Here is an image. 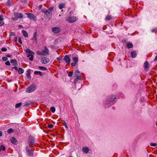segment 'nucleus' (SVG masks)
Segmentation results:
<instances>
[{"label":"nucleus","mask_w":157,"mask_h":157,"mask_svg":"<svg viewBox=\"0 0 157 157\" xmlns=\"http://www.w3.org/2000/svg\"><path fill=\"white\" fill-rule=\"evenodd\" d=\"M26 14L27 15L28 17L30 19L33 20L35 21L37 20L36 17L32 13H26Z\"/></svg>","instance_id":"obj_6"},{"label":"nucleus","mask_w":157,"mask_h":157,"mask_svg":"<svg viewBox=\"0 0 157 157\" xmlns=\"http://www.w3.org/2000/svg\"><path fill=\"white\" fill-rule=\"evenodd\" d=\"M18 41L19 43H20V44H22V42H21V39L20 37H19L18 39Z\"/></svg>","instance_id":"obj_44"},{"label":"nucleus","mask_w":157,"mask_h":157,"mask_svg":"<svg viewBox=\"0 0 157 157\" xmlns=\"http://www.w3.org/2000/svg\"><path fill=\"white\" fill-rule=\"evenodd\" d=\"M144 67L145 70L147 71L149 68V63L147 61H146L144 64Z\"/></svg>","instance_id":"obj_14"},{"label":"nucleus","mask_w":157,"mask_h":157,"mask_svg":"<svg viewBox=\"0 0 157 157\" xmlns=\"http://www.w3.org/2000/svg\"><path fill=\"white\" fill-rule=\"evenodd\" d=\"M65 7V4L64 3H62L59 5V8L60 9L64 8Z\"/></svg>","instance_id":"obj_18"},{"label":"nucleus","mask_w":157,"mask_h":157,"mask_svg":"<svg viewBox=\"0 0 157 157\" xmlns=\"http://www.w3.org/2000/svg\"><path fill=\"white\" fill-rule=\"evenodd\" d=\"M52 31L54 33H57L60 32L61 30L59 27H54L52 28Z\"/></svg>","instance_id":"obj_9"},{"label":"nucleus","mask_w":157,"mask_h":157,"mask_svg":"<svg viewBox=\"0 0 157 157\" xmlns=\"http://www.w3.org/2000/svg\"><path fill=\"white\" fill-rule=\"evenodd\" d=\"M133 44L131 43H128L127 44V46L128 48H131L133 47Z\"/></svg>","instance_id":"obj_20"},{"label":"nucleus","mask_w":157,"mask_h":157,"mask_svg":"<svg viewBox=\"0 0 157 157\" xmlns=\"http://www.w3.org/2000/svg\"><path fill=\"white\" fill-rule=\"evenodd\" d=\"M76 63L75 62H74V63H71V65L72 67H74L76 65Z\"/></svg>","instance_id":"obj_42"},{"label":"nucleus","mask_w":157,"mask_h":157,"mask_svg":"<svg viewBox=\"0 0 157 157\" xmlns=\"http://www.w3.org/2000/svg\"><path fill=\"white\" fill-rule=\"evenodd\" d=\"M111 18V17L110 15H108L107 16V17H106V20H110Z\"/></svg>","instance_id":"obj_33"},{"label":"nucleus","mask_w":157,"mask_h":157,"mask_svg":"<svg viewBox=\"0 0 157 157\" xmlns=\"http://www.w3.org/2000/svg\"><path fill=\"white\" fill-rule=\"evenodd\" d=\"M6 3L7 4H8L9 5H10L11 4V3L10 1L9 0Z\"/></svg>","instance_id":"obj_48"},{"label":"nucleus","mask_w":157,"mask_h":157,"mask_svg":"<svg viewBox=\"0 0 157 157\" xmlns=\"http://www.w3.org/2000/svg\"><path fill=\"white\" fill-rule=\"evenodd\" d=\"M73 73L72 71L70 72L68 74V75L69 77H71L72 76Z\"/></svg>","instance_id":"obj_39"},{"label":"nucleus","mask_w":157,"mask_h":157,"mask_svg":"<svg viewBox=\"0 0 157 157\" xmlns=\"http://www.w3.org/2000/svg\"><path fill=\"white\" fill-rule=\"evenodd\" d=\"M50 110L52 113H54L56 109L54 107H52L50 108Z\"/></svg>","instance_id":"obj_30"},{"label":"nucleus","mask_w":157,"mask_h":157,"mask_svg":"<svg viewBox=\"0 0 157 157\" xmlns=\"http://www.w3.org/2000/svg\"><path fill=\"white\" fill-rule=\"evenodd\" d=\"M78 19V18L76 17H70L67 19V21L71 23L75 22Z\"/></svg>","instance_id":"obj_7"},{"label":"nucleus","mask_w":157,"mask_h":157,"mask_svg":"<svg viewBox=\"0 0 157 157\" xmlns=\"http://www.w3.org/2000/svg\"><path fill=\"white\" fill-rule=\"evenodd\" d=\"M25 52L27 54H28L27 56V57L29 58V59L30 61H33V55L34 54V53L29 48L26 49L25 50Z\"/></svg>","instance_id":"obj_2"},{"label":"nucleus","mask_w":157,"mask_h":157,"mask_svg":"<svg viewBox=\"0 0 157 157\" xmlns=\"http://www.w3.org/2000/svg\"><path fill=\"white\" fill-rule=\"evenodd\" d=\"M14 35V34L13 32H12L11 33V36H13Z\"/></svg>","instance_id":"obj_55"},{"label":"nucleus","mask_w":157,"mask_h":157,"mask_svg":"<svg viewBox=\"0 0 157 157\" xmlns=\"http://www.w3.org/2000/svg\"><path fill=\"white\" fill-rule=\"evenodd\" d=\"M24 70L21 68H19L18 70V72L19 74H21L24 72Z\"/></svg>","instance_id":"obj_22"},{"label":"nucleus","mask_w":157,"mask_h":157,"mask_svg":"<svg viewBox=\"0 0 157 157\" xmlns=\"http://www.w3.org/2000/svg\"><path fill=\"white\" fill-rule=\"evenodd\" d=\"M47 10H46L45 9H43L41 10V11L42 12L44 13V14H45Z\"/></svg>","instance_id":"obj_37"},{"label":"nucleus","mask_w":157,"mask_h":157,"mask_svg":"<svg viewBox=\"0 0 157 157\" xmlns=\"http://www.w3.org/2000/svg\"><path fill=\"white\" fill-rule=\"evenodd\" d=\"M50 61L49 59L45 57H43L41 59V62L44 64H46L48 63Z\"/></svg>","instance_id":"obj_10"},{"label":"nucleus","mask_w":157,"mask_h":157,"mask_svg":"<svg viewBox=\"0 0 157 157\" xmlns=\"http://www.w3.org/2000/svg\"><path fill=\"white\" fill-rule=\"evenodd\" d=\"M81 78L80 75H76V77L75 78L74 81H77L78 80H81Z\"/></svg>","instance_id":"obj_19"},{"label":"nucleus","mask_w":157,"mask_h":157,"mask_svg":"<svg viewBox=\"0 0 157 157\" xmlns=\"http://www.w3.org/2000/svg\"><path fill=\"white\" fill-rule=\"evenodd\" d=\"M10 63H12L13 66H17V61L16 60L12 59L10 61Z\"/></svg>","instance_id":"obj_17"},{"label":"nucleus","mask_w":157,"mask_h":157,"mask_svg":"<svg viewBox=\"0 0 157 157\" xmlns=\"http://www.w3.org/2000/svg\"><path fill=\"white\" fill-rule=\"evenodd\" d=\"M19 27H22V26L21 25H19Z\"/></svg>","instance_id":"obj_57"},{"label":"nucleus","mask_w":157,"mask_h":157,"mask_svg":"<svg viewBox=\"0 0 157 157\" xmlns=\"http://www.w3.org/2000/svg\"><path fill=\"white\" fill-rule=\"evenodd\" d=\"M14 15L16 18H13V19L14 20H16L18 18H22L23 17V14L20 13H14Z\"/></svg>","instance_id":"obj_8"},{"label":"nucleus","mask_w":157,"mask_h":157,"mask_svg":"<svg viewBox=\"0 0 157 157\" xmlns=\"http://www.w3.org/2000/svg\"><path fill=\"white\" fill-rule=\"evenodd\" d=\"M52 136H54V137H55V135H54L52 134Z\"/></svg>","instance_id":"obj_58"},{"label":"nucleus","mask_w":157,"mask_h":157,"mask_svg":"<svg viewBox=\"0 0 157 157\" xmlns=\"http://www.w3.org/2000/svg\"><path fill=\"white\" fill-rule=\"evenodd\" d=\"M34 74L35 75H39L40 76L42 75V72L40 71H36L34 72Z\"/></svg>","instance_id":"obj_23"},{"label":"nucleus","mask_w":157,"mask_h":157,"mask_svg":"<svg viewBox=\"0 0 157 157\" xmlns=\"http://www.w3.org/2000/svg\"><path fill=\"white\" fill-rule=\"evenodd\" d=\"M1 50L3 52H6L7 50V49L5 47H3L1 49Z\"/></svg>","instance_id":"obj_38"},{"label":"nucleus","mask_w":157,"mask_h":157,"mask_svg":"<svg viewBox=\"0 0 157 157\" xmlns=\"http://www.w3.org/2000/svg\"><path fill=\"white\" fill-rule=\"evenodd\" d=\"M115 98L116 97L115 95H112L111 96L105 103L106 107H110L113 104L115 103Z\"/></svg>","instance_id":"obj_1"},{"label":"nucleus","mask_w":157,"mask_h":157,"mask_svg":"<svg viewBox=\"0 0 157 157\" xmlns=\"http://www.w3.org/2000/svg\"><path fill=\"white\" fill-rule=\"evenodd\" d=\"M11 141L13 144H15L16 142V139L14 137H13L11 139Z\"/></svg>","instance_id":"obj_24"},{"label":"nucleus","mask_w":157,"mask_h":157,"mask_svg":"<svg viewBox=\"0 0 157 157\" xmlns=\"http://www.w3.org/2000/svg\"><path fill=\"white\" fill-rule=\"evenodd\" d=\"M3 17V16L2 15H0V26H2L4 24Z\"/></svg>","instance_id":"obj_13"},{"label":"nucleus","mask_w":157,"mask_h":157,"mask_svg":"<svg viewBox=\"0 0 157 157\" xmlns=\"http://www.w3.org/2000/svg\"><path fill=\"white\" fill-rule=\"evenodd\" d=\"M79 73H80V71L78 70H76L75 73V74L76 75H79Z\"/></svg>","instance_id":"obj_35"},{"label":"nucleus","mask_w":157,"mask_h":157,"mask_svg":"<svg viewBox=\"0 0 157 157\" xmlns=\"http://www.w3.org/2000/svg\"><path fill=\"white\" fill-rule=\"evenodd\" d=\"M29 145L30 147H31V146H30V145L32 144L33 145L34 144V141L33 140H30L29 141Z\"/></svg>","instance_id":"obj_32"},{"label":"nucleus","mask_w":157,"mask_h":157,"mask_svg":"<svg viewBox=\"0 0 157 157\" xmlns=\"http://www.w3.org/2000/svg\"><path fill=\"white\" fill-rule=\"evenodd\" d=\"M53 8L50 7L48 10L47 11L46 13L44 15L46 16L48 18H50L52 16V12Z\"/></svg>","instance_id":"obj_4"},{"label":"nucleus","mask_w":157,"mask_h":157,"mask_svg":"<svg viewBox=\"0 0 157 157\" xmlns=\"http://www.w3.org/2000/svg\"><path fill=\"white\" fill-rule=\"evenodd\" d=\"M8 57H11V56L10 55H8L7 56Z\"/></svg>","instance_id":"obj_56"},{"label":"nucleus","mask_w":157,"mask_h":157,"mask_svg":"<svg viewBox=\"0 0 157 157\" xmlns=\"http://www.w3.org/2000/svg\"><path fill=\"white\" fill-rule=\"evenodd\" d=\"M73 60L74 62L77 63L78 62V58L77 57H74L73 58Z\"/></svg>","instance_id":"obj_27"},{"label":"nucleus","mask_w":157,"mask_h":157,"mask_svg":"<svg viewBox=\"0 0 157 157\" xmlns=\"http://www.w3.org/2000/svg\"><path fill=\"white\" fill-rule=\"evenodd\" d=\"M22 32V33H23V35L25 37H27L28 36V34L27 32L25 30H23Z\"/></svg>","instance_id":"obj_25"},{"label":"nucleus","mask_w":157,"mask_h":157,"mask_svg":"<svg viewBox=\"0 0 157 157\" xmlns=\"http://www.w3.org/2000/svg\"><path fill=\"white\" fill-rule=\"evenodd\" d=\"M63 59L66 63H69L70 62L71 59L70 57L68 55L65 56Z\"/></svg>","instance_id":"obj_11"},{"label":"nucleus","mask_w":157,"mask_h":157,"mask_svg":"<svg viewBox=\"0 0 157 157\" xmlns=\"http://www.w3.org/2000/svg\"><path fill=\"white\" fill-rule=\"evenodd\" d=\"M26 151L27 152V154L29 155V156H31L33 155V151L32 150H29L28 149V147H26Z\"/></svg>","instance_id":"obj_12"},{"label":"nucleus","mask_w":157,"mask_h":157,"mask_svg":"<svg viewBox=\"0 0 157 157\" xmlns=\"http://www.w3.org/2000/svg\"><path fill=\"white\" fill-rule=\"evenodd\" d=\"M22 105V103L21 102H20L19 103H17L15 105V107L16 108H18L20 107Z\"/></svg>","instance_id":"obj_26"},{"label":"nucleus","mask_w":157,"mask_h":157,"mask_svg":"<svg viewBox=\"0 0 157 157\" xmlns=\"http://www.w3.org/2000/svg\"><path fill=\"white\" fill-rule=\"evenodd\" d=\"M36 88V86L34 84H32L26 89V91L28 93H31L34 91Z\"/></svg>","instance_id":"obj_5"},{"label":"nucleus","mask_w":157,"mask_h":157,"mask_svg":"<svg viewBox=\"0 0 157 157\" xmlns=\"http://www.w3.org/2000/svg\"><path fill=\"white\" fill-rule=\"evenodd\" d=\"M69 157H72V156H70Z\"/></svg>","instance_id":"obj_59"},{"label":"nucleus","mask_w":157,"mask_h":157,"mask_svg":"<svg viewBox=\"0 0 157 157\" xmlns=\"http://www.w3.org/2000/svg\"><path fill=\"white\" fill-rule=\"evenodd\" d=\"M131 56L132 58H135L136 56L137 53L135 51H132L131 52Z\"/></svg>","instance_id":"obj_16"},{"label":"nucleus","mask_w":157,"mask_h":157,"mask_svg":"<svg viewBox=\"0 0 157 157\" xmlns=\"http://www.w3.org/2000/svg\"><path fill=\"white\" fill-rule=\"evenodd\" d=\"M27 0H21V2H26Z\"/></svg>","instance_id":"obj_51"},{"label":"nucleus","mask_w":157,"mask_h":157,"mask_svg":"<svg viewBox=\"0 0 157 157\" xmlns=\"http://www.w3.org/2000/svg\"><path fill=\"white\" fill-rule=\"evenodd\" d=\"M33 40V42L35 43L36 44L37 43V39H34Z\"/></svg>","instance_id":"obj_45"},{"label":"nucleus","mask_w":157,"mask_h":157,"mask_svg":"<svg viewBox=\"0 0 157 157\" xmlns=\"http://www.w3.org/2000/svg\"><path fill=\"white\" fill-rule=\"evenodd\" d=\"M53 127H54V125L53 124H49L48 125V127L49 128H53Z\"/></svg>","instance_id":"obj_41"},{"label":"nucleus","mask_w":157,"mask_h":157,"mask_svg":"<svg viewBox=\"0 0 157 157\" xmlns=\"http://www.w3.org/2000/svg\"><path fill=\"white\" fill-rule=\"evenodd\" d=\"M29 104L28 103V102H26L25 103V105L24 106H29Z\"/></svg>","instance_id":"obj_46"},{"label":"nucleus","mask_w":157,"mask_h":157,"mask_svg":"<svg viewBox=\"0 0 157 157\" xmlns=\"http://www.w3.org/2000/svg\"><path fill=\"white\" fill-rule=\"evenodd\" d=\"M42 8V5H39V9H41Z\"/></svg>","instance_id":"obj_52"},{"label":"nucleus","mask_w":157,"mask_h":157,"mask_svg":"<svg viewBox=\"0 0 157 157\" xmlns=\"http://www.w3.org/2000/svg\"><path fill=\"white\" fill-rule=\"evenodd\" d=\"M154 61H157V55L155 57V58L154 60Z\"/></svg>","instance_id":"obj_49"},{"label":"nucleus","mask_w":157,"mask_h":157,"mask_svg":"<svg viewBox=\"0 0 157 157\" xmlns=\"http://www.w3.org/2000/svg\"><path fill=\"white\" fill-rule=\"evenodd\" d=\"M5 64L7 65H9L10 66V62L9 61H7L5 63Z\"/></svg>","instance_id":"obj_43"},{"label":"nucleus","mask_w":157,"mask_h":157,"mask_svg":"<svg viewBox=\"0 0 157 157\" xmlns=\"http://www.w3.org/2000/svg\"><path fill=\"white\" fill-rule=\"evenodd\" d=\"M13 130L12 128H10L8 129V130L7 131V132L9 134H10L12 133H13Z\"/></svg>","instance_id":"obj_21"},{"label":"nucleus","mask_w":157,"mask_h":157,"mask_svg":"<svg viewBox=\"0 0 157 157\" xmlns=\"http://www.w3.org/2000/svg\"><path fill=\"white\" fill-rule=\"evenodd\" d=\"M45 50L41 51H38L36 52V53L38 55L42 56H45L46 55L48 54L49 52L48 50L46 47L45 46Z\"/></svg>","instance_id":"obj_3"},{"label":"nucleus","mask_w":157,"mask_h":157,"mask_svg":"<svg viewBox=\"0 0 157 157\" xmlns=\"http://www.w3.org/2000/svg\"><path fill=\"white\" fill-rule=\"evenodd\" d=\"M14 67H13V69H15L16 70H17V67H16V66H14Z\"/></svg>","instance_id":"obj_50"},{"label":"nucleus","mask_w":157,"mask_h":157,"mask_svg":"<svg viewBox=\"0 0 157 157\" xmlns=\"http://www.w3.org/2000/svg\"><path fill=\"white\" fill-rule=\"evenodd\" d=\"M37 32H35L34 33V34H33V38H32V39H36V36H37Z\"/></svg>","instance_id":"obj_28"},{"label":"nucleus","mask_w":157,"mask_h":157,"mask_svg":"<svg viewBox=\"0 0 157 157\" xmlns=\"http://www.w3.org/2000/svg\"><path fill=\"white\" fill-rule=\"evenodd\" d=\"M5 147L3 145H2L0 147V151H1L2 150V151H5Z\"/></svg>","instance_id":"obj_31"},{"label":"nucleus","mask_w":157,"mask_h":157,"mask_svg":"<svg viewBox=\"0 0 157 157\" xmlns=\"http://www.w3.org/2000/svg\"><path fill=\"white\" fill-rule=\"evenodd\" d=\"M155 29H152L151 31L152 32H154L155 31Z\"/></svg>","instance_id":"obj_53"},{"label":"nucleus","mask_w":157,"mask_h":157,"mask_svg":"<svg viewBox=\"0 0 157 157\" xmlns=\"http://www.w3.org/2000/svg\"><path fill=\"white\" fill-rule=\"evenodd\" d=\"M38 68L39 69L42 70H46L47 69L46 67H42V66H39Z\"/></svg>","instance_id":"obj_29"},{"label":"nucleus","mask_w":157,"mask_h":157,"mask_svg":"<svg viewBox=\"0 0 157 157\" xmlns=\"http://www.w3.org/2000/svg\"><path fill=\"white\" fill-rule=\"evenodd\" d=\"M63 123L64 125L65 126V127L67 129H68V126H67L66 122L65 121H63Z\"/></svg>","instance_id":"obj_34"},{"label":"nucleus","mask_w":157,"mask_h":157,"mask_svg":"<svg viewBox=\"0 0 157 157\" xmlns=\"http://www.w3.org/2000/svg\"><path fill=\"white\" fill-rule=\"evenodd\" d=\"M2 59L5 61H7L8 59L7 57H3L2 58Z\"/></svg>","instance_id":"obj_40"},{"label":"nucleus","mask_w":157,"mask_h":157,"mask_svg":"<svg viewBox=\"0 0 157 157\" xmlns=\"http://www.w3.org/2000/svg\"><path fill=\"white\" fill-rule=\"evenodd\" d=\"M2 136V132L1 131H0V136Z\"/></svg>","instance_id":"obj_54"},{"label":"nucleus","mask_w":157,"mask_h":157,"mask_svg":"<svg viewBox=\"0 0 157 157\" xmlns=\"http://www.w3.org/2000/svg\"><path fill=\"white\" fill-rule=\"evenodd\" d=\"M57 59L58 61H61V60H62V59H61V58H60V57H57Z\"/></svg>","instance_id":"obj_47"},{"label":"nucleus","mask_w":157,"mask_h":157,"mask_svg":"<svg viewBox=\"0 0 157 157\" xmlns=\"http://www.w3.org/2000/svg\"><path fill=\"white\" fill-rule=\"evenodd\" d=\"M82 150L84 153L86 154L88 152L89 149L88 147H84L82 148Z\"/></svg>","instance_id":"obj_15"},{"label":"nucleus","mask_w":157,"mask_h":157,"mask_svg":"<svg viewBox=\"0 0 157 157\" xmlns=\"http://www.w3.org/2000/svg\"><path fill=\"white\" fill-rule=\"evenodd\" d=\"M150 145L151 146L155 147L157 145V144L155 143H150Z\"/></svg>","instance_id":"obj_36"}]
</instances>
